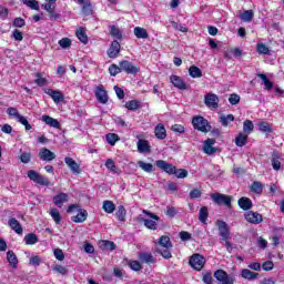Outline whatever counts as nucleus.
I'll return each instance as SVG.
<instances>
[{"mask_svg": "<svg viewBox=\"0 0 284 284\" xmlns=\"http://www.w3.org/2000/svg\"><path fill=\"white\" fill-rule=\"evenodd\" d=\"M229 102L231 105H239V103H241V95L232 93L229 98Z\"/></svg>", "mask_w": 284, "mask_h": 284, "instance_id": "55", "label": "nucleus"}, {"mask_svg": "<svg viewBox=\"0 0 284 284\" xmlns=\"http://www.w3.org/2000/svg\"><path fill=\"white\" fill-rule=\"evenodd\" d=\"M110 34L114 37V39H123V33H121V29L116 26H111Z\"/></svg>", "mask_w": 284, "mask_h": 284, "instance_id": "48", "label": "nucleus"}, {"mask_svg": "<svg viewBox=\"0 0 284 284\" xmlns=\"http://www.w3.org/2000/svg\"><path fill=\"white\" fill-rule=\"evenodd\" d=\"M154 132H155L156 139H160V141H163V139H166L168 136V131L165 130V125L161 123L155 126Z\"/></svg>", "mask_w": 284, "mask_h": 284, "instance_id": "24", "label": "nucleus"}, {"mask_svg": "<svg viewBox=\"0 0 284 284\" xmlns=\"http://www.w3.org/2000/svg\"><path fill=\"white\" fill-rule=\"evenodd\" d=\"M138 166L141 168L143 170V172H148L149 174L154 171V165H152V163L138 161Z\"/></svg>", "mask_w": 284, "mask_h": 284, "instance_id": "37", "label": "nucleus"}, {"mask_svg": "<svg viewBox=\"0 0 284 284\" xmlns=\"http://www.w3.org/2000/svg\"><path fill=\"white\" fill-rule=\"evenodd\" d=\"M95 97L100 103H108V92L105 91V88H103V84L97 87Z\"/></svg>", "mask_w": 284, "mask_h": 284, "instance_id": "14", "label": "nucleus"}, {"mask_svg": "<svg viewBox=\"0 0 284 284\" xmlns=\"http://www.w3.org/2000/svg\"><path fill=\"white\" fill-rule=\"evenodd\" d=\"M39 156L42 161H54L57 159V154L45 148L40 149Z\"/></svg>", "mask_w": 284, "mask_h": 284, "instance_id": "17", "label": "nucleus"}, {"mask_svg": "<svg viewBox=\"0 0 284 284\" xmlns=\"http://www.w3.org/2000/svg\"><path fill=\"white\" fill-rule=\"evenodd\" d=\"M173 174H175L176 179H185L187 176V170H185V169L176 170L175 169V172Z\"/></svg>", "mask_w": 284, "mask_h": 284, "instance_id": "63", "label": "nucleus"}, {"mask_svg": "<svg viewBox=\"0 0 284 284\" xmlns=\"http://www.w3.org/2000/svg\"><path fill=\"white\" fill-rule=\"evenodd\" d=\"M22 3L28 8H31V10H39V1L37 0H22Z\"/></svg>", "mask_w": 284, "mask_h": 284, "instance_id": "51", "label": "nucleus"}, {"mask_svg": "<svg viewBox=\"0 0 284 284\" xmlns=\"http://www.w3.org/2000/svg\"><path fill=\"white\" fill-rule=\"evenodd\" d=\"M139 258L142 263H146L148 265L155 263L152 253L142 252L139 254Z\"/></svg>", "mask_w": 284, "mask_h": 284, "instance_id": "26", "label": "nucleus"}, {"mask_svg": "<svg viewBox=\"0 0 284 284\" xmlns=\"http://www.w3.org/2000/svg\"><path fill=\"white\" fill-rule=\"evenodd\" d=\"M126 214H128V212L125 211V206H123V205L118 206L115 216L119 221H121L122 223L125 222Z\"/></svg>", "mask_w": 284, "mask_h": 284, "instance_id": "38", "label": "nucleus"}, {"mask_svg": "<svg viewBox=\"0 0 284 284\" xmlns=\"http://www.w3.org/2000/svg\"><path fill=\"white\" fill-rule=\"evenodd\" d=\"M243 131H244L246 134H251V132L254 131V123H253L251 120L244 121Z\"/></svg>", "mask_w": 284, "mask_h": 284, "instance_id": "50", "label": "nucleus"}, {"mask_svg": "<svg viewBox=\"0 0 284 284\" xmlns=\"http://www.w3.org/2000/svg\"><path fill=\"white\" fill-rule=\"evenodd\" d=\"M271 163L275 172H278V170H281V154H278V152H273Z\"/></svg>", "mask_w": 284, "mask_h": 284, "instance_id": "25", "label": "nucleus"}, {"mask_svg": "<svg viewBox=\"0 0 284 284\" xmlns=\"http://www.w3.org/2000/svg\"><path fill=\"white\" fill-rule=\"evenodd\" d=\"M75 34L81 43L88 44V34H85L83 27L78 28Z\"/></svg>", "mask_w": 284, "mask_h": 284, "instance_id": "33", "label": "nucleus"}, {"mask_svg": "<svg viewBox=\"0 0 284 284\" xmlns=\"http://www.w3.org/2000/svg\"><path fill=\"white\" fill-rule=\"evenodd\" d=\"M27 175L28 179H30V181H33V183H38V185H44L45 187L50 185V180H48V178L41 175L39 172L34 170H29L27 172Z\"/></svg>", "mask_w": 284, "mask_h": 284, "instance_id": "3", "label": "nucleus"}, {"mask_svg": "<svg viewBox=\"0 0 284 284\" xmlns=\"http://www.w3.org/2000/svg\"><path fill=\"white\" fill-rule=\"evenodd\" d=\"M54 257L57 258V261H64L65 258V254L63 253V250L61 248H55L53 251Z\"/></svg>", "mask_w": 284, "mask_h": 284, "instance_id": "60", "label": "nucleus"}, {"mask_svg": "<svg viewBox=\"0 0 284 284\" xmlns=\"http://www.w3.org/2000/svg\"><path fill=\"white\" fill-rule=\"evenodd\" d=\"M155 165L160 170H163L164 172H166V174H174V172H176V166L168 163L165 160L155 161Z\"/></svg>", "mask_w": 284, "mask_h": 284, "instance_id": "10", "label": "nucleus"}, {"mask_svg": "<svg viewBox=\"0 0 284 284\" xmlns=\"http://www.w3.org/2000/svg\"><path fill=\"white\" fill-rule=\"evenodd\" d=\"M232 121H234V115L233 114H227V115H221L220 116V123H222V125L224 128H227V125H230V123H232Z\"/></svg>", "mask_w": 284, "mask_h": 284, "instance_id": "41", "label": "nucleus"}, {"mask_svg": "<svg viewBox=\"0 0 284 284\" xmlns=\"http://www.w3.org/2000/svg\"><path fill=\"white\" fill-rule=\"evenodd\" d=\"M34 83L39 85L40 88H43L48 83V79L43 78L41 73H36V80Z\"/></svg>", "mask_w": 284, "mask_h": 284, "instance_id": "52", "label": "nucleus"}, {"mask_svg": "<svg viewBox=\"0 0 284 284\" xmlns=\"http://www.w3.org/2000/svg\"><path fill=\"white\" fill-rule=\"evenodd\" d=\"M242 278H245L246 281H254L258 278V273H254L247 268H243L241 273Z\"/></svg>", "mask_w": 284, "mask_h": 284, "instance_id": "27", "label": "nucleus"}, {"mask_svg": "<svg viewBox=\"0 0 284 284\" xmlns=\"http://www.w3.org/2000/svg\"><path fill=\"white\" fill-rule=\"evenodd\" d=\"M159 245L161 248L172 247V241H170V237L168 235H162L159 240Z\"/></svg>", "mask_w": 284, "mask_h": 284, "instance_id": "39", "label": "nucleus"}, {"mask_svg": "<svg viewBox=\"0 0 284 284\" xmlns=\"http://www.w3.org/2000/svg\"><path fill=\"white\" fill-rule=\"evenodd\" d=\"M50 216L53 219V221H54V223H57V225H59V223H61V213L59 212L58 209H51Z\"/></svg>", "mask_w": 284, "mask_h": 284, "instance_id": "45", "label": "nucleus"}, {"mask_svg": "<svg viewBox=\"0 0 284 284\" xmlns=\"http://www.w3.org/2000/svg\"><path fill=\"white\" fill-rule=\"evenodd\" d=\"M102 210L106 212V214H112L114 210H116V206L114 205V202L110 200H105L102 205Z\"/></svg>", "mask_w": 284, "mask_h": 284, "instance_id": "31", "label": "nucleus"}, {"mask_svg": "<svg viewBox=\"0 0 284 284\" xmlns=\"http://www.w3.org/2000/svg\"><path fill=\"white\" fill-rule=\"evenodd\" d=\"M170 250H172V247L158 248V252L163 258H172V252H170Z\"/></svg>", "mask_w": 284, "mask_h": 284, "instance_id": "53", "label": "nucleus"}, {"mask_svg": "<svg viewBox=\"0 0 284 284\" xmlns=\"http://www.w3.org/2000/svg\"><path fill=\"white\" fill-rule=\"evenodd\" d=\"M121 72H125L126 74H139L141 72V69L139 67H135L132 64V62L128 60H122L119 63Z\"/></svg>", "mask_w": 284, "mask_h": 284, "instance_id": "5", "label": "nucleus"}, {"mask_svg": "<svg viewBox=\"0 0 284 284\" xmlns=\"http://www.w3.org/2000/svg\"><path fill=\"white\" fill-rule=\"evenodd\" d=\"M170 82L174 85V88H178V90H187V84L179 75H171Z\"/></svg>", "mask_w": 284, "mask_h": 284, "instance_id": "16", "label": "nucleus"}, {"mask_svg": "<svg viewBox=\"0 0 284 284\" xmlns=\"http://www.w3.org/2000/svg\"><path fill=\"white\" fill-rule=\"evenodd\" d=\"M258 79H261L267 90H272L274 88V83L267 79V75L264 73L257 74Z\"/></svg>", "mask_w": 284, "mask_h": 284, "instance_id": "42", "label": "nucleus"}, {"mask_svg": "<svg viewBox=\"0 0 284 284\" xmlns=\"http://www.w3.org/2000/svg\"><path fill=\"white\" fill-rule=\"evenodd\" d=\"M125 108L131 111L139 110V108H141V102L138 100H131L125 103Z\"/></svg>", "mask_w": 284, "mask_h": 284, "instance_id": "44", "label": "nucleus"}, {"mask_svg": "<svg viewBox=\"0 0 284 284\" xmlns=\"http://www.w3.org/2000/svg\"><path fill=\"white\" fill-rule=\"evenodd\" d=\"M213 276L216 278V281H219L220 284H234V277L229 275L223 270L215 271Z\"/></svg>", "mask_w": 284, "mask_h": 284, "instance_id": "6", "label": "nucleus"}, {"mask_svg": "<svg viewBox=\"0 0 284 284\" xmlns=\"http://www.w3.org/2000/svg\"><path fill=\"white\" fill-rule=\"evenodd\" d=\"M263 183L255 181L251 185V192H254L255 194H263Z\"/></svg>", "mask_w": 284, "mask_h": 284, "instance_id": "40", "label": "nucleus"}, {"mask_svg": "<svg viewBox=\"0 0 284 284\" xmlns=\"http://www.w3.org/2000/svg\"><path fill=\"white\" fill-rule=\"evenodd\" d=\"M32 160V154L29 152H23L20 155L21 163L28 164Z\"/></svg>", "mask_w": 284, "mask_h": 284, "instance_id": "59", "label": "nucleus"}, {"mask_svg": "<svg viewBox=\"0 0 284 284\" xmlns=\"http://www.w3.org/2000/svg\"><path fill=\"white\" fill-rule=\"evenodd\" d=\"M59 45H61L63 49H68L70 45H72V41L70 38H63L59 41Z\"/></svg>", "mask_w": 284, "mask_h": 284, "instance_id": "64", "label": "nucleus"}, {"mask_svg": "<svg viewBox=\"0 0 284 284\" xmlns=\"http://www.w3.org/2000/svg\"><path fill=\"white\" fill-rule=\"evenodd\" d=\"M69 199L70 196L68 195V193H60L53 196V203L59 207H63V203H68Z\"/></svg>", "mask_w": 284, "mask_h": 284, "instance_id": "20", "label": "nucleus"}, {"mask_svg": "<svg viewBox=\"0 0 284 284\" xmlns=\"http://www.w3.org/2000/svg\"><path fill=\"white\" fill-rule=\"evenodd\" d=\"M214 143H216V140H214V139H207L204 142L203 151L205 154L212 155L216 152V148L212 146V145H214Z\"/></svg>", "mask_w": 284, "mask_h": 284, "instance_id": "18", "label": "nucleus"}, {"mask_svg": "<svg viewBox=\"0 0 284 284\" xmlns=\"http://www.w3.org/2000/svg\"><path fill=\"white\" fill-rule=\"evenodd\" d=\"M24 243L26 245H36V243H39V237L33 233H29L24 236Z\"/></svg>", "mask_w": 284, "mask_h": 284, "instance_id": "35", "label": "nucleus"}, {"mask_svg": "<svg viewBox=\"0 0 284 284\" xmlns=\"http://www.w3.org/2000/svg\"><path fill=\"white\" fill-rule=\"evenodd\" d=\"M64 163L68 165V168L71 170L73 174H81V166L74 159L72 158H64Z\"/></svg>", "mask_w": 284, "mask_h": 284, "instance_id": "15", "label": "nucleus"}, {"mask_svg": "<svg viewBox=\"0 0 284 284\" xmlns=\"http://www.w3.org/2000/svg\"><path fill=\"white\" fill-rule=\"evenodd\" d=\"M109 72L111 74V77H116V74H121V67L116 65V64H111L109 67Z\"/></svg>", "mask_w": 284, "mask_h": 284, "instance_id": "54", "label": "nucleus"}, {"mask_svg": "<svg viewBox=\"0 0 284 284\" xmlns=\"http://www.w3.org/2000/svg\"><path fill=\"white\" fill-rule=\"evenodd\" d=\"M119 52H121V43L114 40L108 50L109 59H116L119 57Z\"/></svg>", "mask_w": 284, "mask_h": 284, "instance_id": "12", "label": "nucleus"}, {"mask_svg": "<svg viewBox=\"0 0 284 284\" xmlns=\"http://www.w3.org/2000/svg\"><path fill=\"white\" fill-rule=\"evenodd\" d=\"M118 141H119V135H116L115 133L106 134V142L110 145H114Z\"/></svg>", "mask_w": 284, "mask_h": 284, "instance_id": "57", "label": "nucleus"}, {"mask_svg": "<svg viewBox=\"0 0 284 284\" xmlns=\"http://www.w3.org/2000/svg\"><path fill=\"white\" fill-rule=\"evenodd\" d=\"M44 93L51 97L54 103H61L64 99L63 93L59 90L44 89Z\"/></svg>", "mask_w": 284, "mask_h": 284, "instance_id": "13", "label": "nucleus"}, {"mask_svg": "<svg viewBox=\"0 0 284 284\" xmlns=\"http://www.w3.org/2000/svg\"><path fill=\"white\" fill-rule=\"evenodd\" d=\"M244 219L247 223H251V225H261L263 215H261L258 212L248 211L244 214Z\"/></svg>", "mask_w": 284, "mask_h": 284, "instance_id": "7", "label": "nucleus"}, {"mask_svg": "<svg viewBox=\"0 0 284 284\" xmlns=\"http://www.w3.org/2000/svg\"><path fill=\"white\" fill-rule=\"evenodd\" d=\"M192 124L194 130H199V132H204L205 134H207V132L212 130V125H210V122L201 115L194 116L192 120Z\"/></svg>", "mask_w": 284, "mask_h": 284, "instance_id": "2", "label": "nucleus"}, {"mask_svg": "<svg viewBox=\"0 0 284 284\" xmlns=\"http://www.w3.org/2000/svg\"><path fill=\"white\" fill-rule=\"evenodd\" d=\"M136 145H138V151L141 154H145L150 152V143H148L146 140H139Z\"/></svg>", "mask_w": 284, "mask_h": 284, "instance_id": "29", "label": "nucleus"}, {"mask_svg": "<svg viewBox=\"0 0 284 284\" xmlns=\"http://www.w3.org/2000/svg\"><path fill=\"white\" fill-rule=\"evenodd\" d=\"M7 114L12 116V119H18L21 113H19V110H17V108L10 106L7 109Z\"/></svg>", "mask_w": 284, "mask_h": 284, "instance_id": "61", "label": "nucleus"}, {"mask_svg": "<svg viewBox=\"0 0 284 284\" xmlns=\"http://www.w3.org/2000/svg\"><path fill=\"white\" fill-rule=\"evenodd\" d=\"M247 144V134L240 133L239 136L235 139V145L237 148H243Z\"/></svg>", "mask_w": 284, "mask_h": 284, "instance_id": "36", "label": "nucleus"}, {"mask_svg": "<svg viewBox=\"0 0 284 284\" xmlns=\"http://www.w3.org/2000/svg\"><path fill=\"white\" fill-rule=\"evenodd\" d=\"M129 267H131V270H133V272H141V270H143V266L141 265V263L139 261H131L129 263Z\"/></svg>", "mask_w": 284, "mask_h": 284, "instance_id": "56", "label": "nucleus"}, {"mask_svg": "<svg viewBox=\"0 0 284 284\" xmlns=\"http://www.w3.org/2000/svg\"><path fill=\"white\" fill-rule=\"evenodd\" d=\"M237 205L241 207V210L247 212V210H252L254 204L252 203V200L250 197L243 196L237 201Z\"/></svg>", "mask_w": 284, "mask_h": 284, "instance_id": "19", "label": "nucleus"}, {"mask_svg": "<svg viewBox=\"0 0 284 284\" xmlns=\"http://www.w3.org/2000/svg\"><path fill=\"white\" fill-rule=\"evenodd\" d=\"M42 121L47 124L50 125V128H61V123H59V120L50 116V115H42Z\"/></svg>", "mask_w": 284, "mask_h": 284, "instance_id": "23", "label": "nucleus"}, {"mask_svg": "<svg viewBox=\"0 0 284 284\" xmlns=\"http://www.w3.org/2000/svg\"><path fill=\"white\" fill-rule=\"evenodd\" d=\"M207 216H210V213L207 212V206H203L200 209V214H199V221L201 223H206Z\"/></svg>", "mask_w": 284, "mask_h": 284, "instance_id": "43", "label": "nucleus"}, {"mask_svg": "<svg viewBox=\"0 0 284 284\" xmlns=\"http://www.w3.org/2000/svg\"><path fill=\"white\" fill-rule=\"evenodd\" d=\"M211 199L215 205H225L226 207H232V196L230 195L212 193Z\"/></svg>", "mask_w": 284, "mask_h": 284, "instance_id": "4", "label": "nucleus"}, {"mask_svg": "<svg viewBox=\"0 0 284 284\" xmlns=\"http://www.w3.org/2000/svg\"><path fill=\"white\" fill-rule=\"evenodd\" d=\"M7 261L9 265L13 268H17V265L19 264V260L17 258V255L12 251L7 252Z\"/></svg>", "mask_w": 284, "mask_h": 284, "instance_id": "28", "label": "nucleus"}, {"mask_svg": "<svg viewBox=\"0 0 284 284\" xmlns=\"http://www.w3.org/2000/svg\"><path fill=\"white\" fill-rule=\"evenodd\" d=\"M143 214H146L148 217H140L139 223H144V227L148 230H158L159 224H156V221H160V217L156 214L145 210H143Z\"/></svg>", "mask_w": 284, "mask_h": 284, "instance_id": "1", "label": "nucleus"}, {"mask_svg": "<svg viewBox=\"0 0 284 284\" xmlns=\"http://www.w3.org/2000/svg\"><path fill=\"white\" fill-rule=\"evenodd\" d=\"M105 168L110 170V172H113V174L119 173V168L114 164V160L108 159L105 162Z\"/></svg>", "mask_w": 284, "mask_h": 284, "instance_id": "46", "label": "nucleus"}, {"mask_svg": "<svg viewBox=\"0 0 284 284\" xmlns=\"http://www.w3.org/2000/svg\"><path fill=\"white\" fill-rule=\"evenodd\" d=\"M133 32H134V36L136 37V39H148V37H149L148 30H145L144 28H141V27H135Z\"/></svg>", "mask_w": 284, "mask_h": 284, "instance_id": "34", "label": "nucleus"}, {"mask_svg": "<svg viewBox=\"0 0 284 284\" xmlns=\"http://www.w3.org/2000/svg\"><path fill=\"white\" fill-rule=\"evenodd\" d=\"M257 128L261 132H272V126H270V123L267 122H260Z\"/></svg>", "mask_w": 284, "mask_h": 284, "instance_id": "58", "label": "nucleus"}, {"mask_svg": "<svg viewBox=\"0 0 284 284\" xmlns=\"http://www.w3.org/2000/svg\"><path fill=\"white\" fill-rule=\"evenodd\" d=\"M241 21H244V23H250L254 19V11L253 10H246L243 13L240 14Z\"/></svg>", "mask_w": 284, "mask_h": 284, "instance_id": "30", "label": "nucleus"}, {"mask_svg": "<svg viewBox=\"0 0 284 284\" xmlns=\"http://www.w3.org/2000/svg\"><path fill=\"white\" fill-rule=\"evenodd\" d=\"M190 265L193 267V270H196L197 272H201V268L205 265V257L201 254H194L190 258Z\"/></svg>", "mask_w": 284, "mask_h": 284, "instance_id": "8", "label": "nucleus"}, {"mask_svg": "<svg viewBox=\"0 0 284 284\" xmlns=\"http://www.w3.org/2000/svg\"><path fill=\"white\" fill-rule=\"evenodd\" d=\"M82 7L83 14L90 16L92 14V3L90 1H84V3H80Z\"/></svg>", "mask_w": 284, "mask_h": 284, "instance_id": "49", "label": "nucleus"}, {"mask_svg": "<svg viewBox=\"0 0 284 284\" xmlns=\"http://www.w3.org/2000/svg\"><path fill=\"white\" fill-rule=\"evenodd\" d=\"M9 227L16 232V234H23V227L21 223L18 222L17 219L10 217L8 222Z\"/></svg>", "mask_w": 284, "mask_h": 284, "instance_id": "21", "label": "nucleus"}, {"mask_svg": "<svg viewBox=\"0 0 284 284\" xmlns=\"http://www.w3.org/2000/svg\"><path fill=\"white\" fill-rule=\"evenodd\" d=\"M204 103L207 105V108H213V110H216L219 108V95L214 93H209L204 98Z\"/></svg>", "mask_w": 284, "mask_h": 284, "instance_id": "11", "label": "nucleus"}, {"mask_svg": "<svg viewBox=\"0 0 284 284\" xmlns=\"http://www.w3.org/2000/svg\"><path fill=\"white\" fill-rule=\"evenodd\" d=\"M78 211L79 213L72 216L71 221H73V223H84V221L88 220V211L82 209H79Z\"/></svg>", "mask_w": 284, "mask_h": 284, "instance_id": "22", "label": "nucleus"}, {"mask_svg": "<svg viewBox=\"0 0 284 284\" xmlns=\"http://www.w3.org/2000/svg\"><path fill=\"white\" fill-rule=\"evenodd\" d=\"M16 121H18V123H21V125H24L27 131L32 130V125H30V122H28V119H26V116L20 114L18 115Z\"/></svg>", "mask_w": 284, "mask_h": 284, "instance_id": "47", "label": "nucleus"}, {"mask_svg": "<svg viewBox=\"0 0 284 284\" xmlns=\"http://www.w3.org/2000/svg\"><path fill=\"white\" fill-rule=\"evenodd\" d=\"M257 52L258 54H270V48L265 45L264 43L257 44Z\"/></svg>", "mask_w": 284, "mask_h": 284, "instance_id": "62", "label": "nucleus"}, {"mask_svg": "<svg viewBox=\"0 0 284 284\" xmlns=\"http://www.w3.org/2000/svg\"><path fill=\"white\" fill-rule=\"evenodd\" d=\"M189 74L192 77V79H201V77H203V71H201L199 67L192 65L189 69Z\"/></svg>", "mask_w": 284, "mask_h": 284, "instance_id": "32", "label": "nucleus"}, {"mask_svg": "<svg viewBox=\"0 0 284 284\" xmlns=\"http://www.w3.org/2000/svg\"><path fill=\"white\" fill-rule=\"evenodd\" d=\"M216 226L220 232V236L222 241H230V227L227 226V223L224 221L217 220Z\"/></svg>", "mask_w": 284, "mask_h": 284, "instance_id": "9", "label": "nucleus"}]
</instances>
